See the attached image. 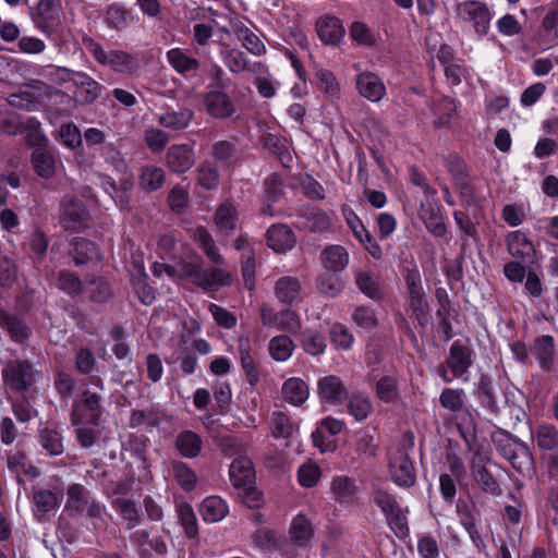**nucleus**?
Returning a JSON list of instances; mask_svg holds the SVG:
<instances>
[{
	"label": "nucleus",
	"mask_w": 558,
	"mask_h": 558,
	"mask_svg": "<svg viewBox=\"0 0 558 558\" xmlns=\"http://www.w3.org/2000/svg\"><path fill=\"white\" fill-rule=\"evenodd\" d=\"M151 271L159 277L166 272L170 278L185 281L205 291H217L232 283V275L219 267L204 268L201 263L179 262L174 265L154 263Z\"/></svg>",
	"instance_id": "1"
},
{
	"label": "nucleus",
	"mask_w": 558,
	"mask_h": 558,
	"mask_svg": "<svg viewBox=\"0 0 558 558\" xmlns=\"http://www.w3.org/2000/svg\"><path fill=\"white\" fill-rule=\"evenodd\" d=\"M496 452L520 474L527 475L534 471V457L529 446L519 437L504 428L492 434Z\"/></svg>",
	"instance_id": "2"
},
{
	"label": "nucleus",
	"mask_w": 558,
	"mask_h": 558,
	"mask_svg": "<svg viewBox=\"0 0 558 558\" xmlns=\"http://www.w3.org/2000/svg\"><path fill=\"white\" fill-rule=\"evenodd\" d=\"M372 500L380 509L389 529L398 538L405 539L410 536L407 517L409 509L401 507L396 495L389 493L387 489L377 487L372 492Z\"/></svg>",
	"instance_id": "3"
},
{
	"label": "nucleus",
	"mask_w": 558,
	"mask_h": 558,
	"mask_svg": "<svg viewBox=\"0 0 558 558\" xmlns=\"http://www.w3.org/2000/svg\"><path fill=\"white\" fill-rule=\"evenodd\" d=\"M2 379L8 390L23 396L35 389L41 372L28 360H12L2 368Z\"/></svg>",
	"instance_id": "4"
},
{
	"label": "nucleus",
	"mask_w": 558,
	"mask_h": 558,
	"mask_svg": "<svg viewBox=\"0 0 558 558\" xmlns=\"http://www.w3.org/2000/svg\"><path fill=\"white\" fill-rule=\"evenodd\" d=\"M83 44L86 50L101 65L109 66L118 73H132L138 66L135 56L123 50L106 51L102 46L93 38H84Z\"/></svg>",
	"instance_id": "5"
},
{
	"label": "nucleus",
	"mask_w": 558,
	"mask_h": 558,
	"mask_svg": "<svg viewBox=\"0 0 558 558\" xmlns=\"http://www.w3.org/2000/svg\"><path fill=\"white\" fill-rule=\"evenodd\" d=\"M405 435L411 437L409 445L397 449L396 456L389 460L388 469L391 481L398 487L409 489L416 484V472L409 452L414 446L413 435L410 432Z\"/></svg>",
	"instance_id": "6"
},
{
	"label": "nucleus",
	"mask_w": 558,
	"mask_h": 558,
	"mask_svg": "<svg viewBox=\"0 0 558 558\" xmlns=\"http://www.w3.org/2000/svg\"><path fill=\"white\" fill-rule=\"evenodd\" d=\"M102 416L101 397L88 389L73 401L70 414L72 425L98 426Z\"/></svg>",
	"instance_id": "7"
},
{
	"label": "nucleus",
	"mask_w": 558,
	"mask_h": 558,
	"mask_svg": "<svg viewBox=\"0 0 558 558\" xmlns=\"http://www.w3.org/2000/svg\"><path fill=\"white\" fill-rule=\"evenodd\" d=\"M90 214L82 199L66 194L60 202V225L65 231L80 232L89 227Z\"/></svg>",
	"instance_id": "8"
},
{
	"label": "nucleus",
	"mask_w": 558,
	"mask_h": 558,
	"mask_svg": "<svg viewBox=\"0 0 558 558\" xmlns=\"http://www.w3.org/2000/svg\"><path fill=\"white\" fill-rule=\"evenodd\" d=\"M345 428L343 420L331 415L325 416L316 422L315 428L311 433V440L314 448L319 453H332L338 448L337 436Z\"/></svg>",
	"instance_id": "9"
},
{
	"label": "nucleus",
	"mask_w": 558,
	"mask_h": 558,
	"mask_svg": "<svg viewBox=\"0 0 558 558\" xmlns=\"http://www.w3.org/2000/svg\"><path fill=\"white\" fill-rule=\"evenodd\" d=\"M475 351L469 338L456 339L446 356L447 366L457 378L469 374L474 362Z\"/></svg>",
	"instance_id": "10"
},
{
	"label": "nucleus",
	"mask_w": 558,
	"mask_h": 558,
	"mask_svg": "<svg viewBox=\"0 0 558 558\" xmlns=\"http://www.w3.org/2000/svg\"><path fill=\"white\" fill-rule=\"evenodd\" d=\"M66 81L75 87L74 97L77 104L88 106L94 104L101 95L102 86L90 75L82 71L64 69Z\"/></svg>",
	"instance_id": "11"
},
{
	"label": "nucleus",
	"mask_w": 558,
	"mask_h": 558,
	"mask_svg": "<svg viewBox=\"0 0 558 558\" xmlns=\"http://www.w3.org/2000/svg\"><path fill=\"white\" fill-rule=\"evenodd\" d=\"M402 276L404 278L409 308L413 314H425L427 300L420 270L415 266L412 268L404 267Z\"/></svg>",
	"instance_id": "12"
},
{
	"label": "nucleus",
	"mask_w": 558,
	"mask_h": 558,
	"mask_svg": "<svg viewBox=\"0 0 558 558\" xmlns=\"http://www.w3.org/2000/svg\"><path fill=\"white\" fill-rule=\"evenodd\" d=\"M203 102L206 113L217 120H227L236 111L235 102L225 90H207L204 94Z\"/></svg>",
	"instance_id": "13"
},
{
	"label": "nucleus",
	"mask_w": 558,
	"mask_h": 558,
	"mask_svg": "<svg viewBox=\"0 0 558 558\" xmlns=\"http://www.w3.org/2000/svg\"><path fill=\"white\" fill-rule=\"evenodd\" d=\"M349 395L343 380L337 375H326L317 381V396L320 402L329 405H340Z\"/></svg>",
	"instance_id": "14"
},
{
	"label": "nucleus",
	"mask_w": 558,
	"mask_h": 558,
	"mask_svg": "<svg viewBox=\"0 0 558 558\" xmlns=\"http://www.w3.org/2000/svg\"><path fill=\"white\" fill-rule=\"evenodd\" d=\"M456 12L464 20L474 22V29L478 35L487 34L490 13L485 3L472 0L460 2L457 4Z\"/></svg>",
	"instance_id": "15"
},
{
	"label": "nucleus",
	"mask_w": 558,
	"mask_h": 558,
	"mask_svg": "<svg viewBox=\"0 0 558 558\" xmlns=\"http://www.w3.org/2000/svg\"><path fill=\"white\" fill-rule=\"evenodd\" d=\"M31 162L35 173L41 179H52L61 161L54 149L47 146H39L33 149Z\"/></svg>",
	"instance_id": "16"
},
{
	"label": "nucleus",
	"mask_w": 558,
	"mask_h": 558,
	"mask_svg": "<svg viewBox=\"0 0 558 558\" xmlns=\"http://www.w3.org/2000/svg\"><path fill=\"white\" fill-rule=\"evenodd\" d=\"M195 153L189 144L171 145L165 156V162L168 169L177 174L187 172L195 165Z\"/></svg>",
	"instance_id": "17"
},
{
	"label": "nucleus",
	"mask_w": 558,
	"mask_h": 558,
	"mask_svg": "<svg viewBox=\"0 0 558 558\" xmlns=\"http://www.w3.org/2000/svg\"><path fill=\"white\" fill-rule=\"evenodd\" d=\"M166 58L170 66L182 77L194 78L198 75L201 62L184 49L172 48L167 51Z\"/></svg>",
	"instance_id": "18"
},
{
	"label": "nucleus",
	"mask_w": 558,
	"mask_h": 558,
	"mask_svg": "<svg viewBox=\"0 0 558 558\" xmlns=\"http://www.w3.org/2000/svg\"><path fill=\"white\" fill-rule=\"evenodd\" d=\"M475 396L480 405L494 417L500 414L501 407L497 397V387L487 375H482L475 386Z\"/></svg>",
	"instance_id": "19"
},
{
	"label": "nucleus",
	"mask_w": 558,
	"mask_h": 558,
	"mask_svg": "<svg viewBox=\"0 0 558 558\" xmlns=\"http://www.w3.org/2000/svg\"><path fill=\"white\" fill-rule=\"evenodd\" d=\"M32 19L37 28L50 35L59 24L58 7L54 0H39L32 9Z\"/></svg>",
	"instance_id": "20"
},
{
	"label": "nucleus",
	"mask_w": 558,
	"mask_h": 558,
	"mask_svg": "<svg viewBox=\"0 0 558 558\" xmlns=\"http://www.w3.org/2000/svg\"><path fill=\"white\" fill-rule=\"evenodd\" d=\"M195 117L193 109L179 107L178 109L168 107L157 116V122L165 129L171 131H183L189 128Z\"/></svg>",
	"instance_id": "21"
},
{
	"label": "nucleus",
	"mask_w": 558,
	"mask_h": 558,
	"mask_svg": "<svg viewBox=\"0 0 558 558\" xmlns=\"http://www.w3.org/2000/svg\"><path fill=\"white\" fill-rule=\"evenodd\" d=\"M298 226L310 232L322 233L330 228L329 216L317 207H302L298 214Z\"/></svg>",
	"instance_id": "22"
},
{
	"label": "nucleus",
	"mask_w": 558,
	"mask_h": 558,
	"mask_svg": "<svg viewBox=\"0 0 558 558\" xmlns=\"http://www.w3.org/2000/svg\"><path fill=\"white\" fill-rule=\"evenodd\" d=\"M266 242L276 253H286L294 247L296 236L287 225L275 223L266 232Z\"/></svg>",
	"instance_id": "23"
},
{
	"label": "nucleus",
	"mask_w": 558,
	"mask_h": 558,
	"mask_svg": "<svg viewBox=\"0 0 558 558\" xmlns=\"http://www.w3.org/2000/svg\"><path fill=\"white\" fill-rule=\"evenodd\" d=\"M359 94L372 102H378L386 95V86L381 78L373 72H362L355 80Z\"/></svg>",
	"instance_id": "24"
},
{
	"label": "nucleus",
	"mask_w": 558,
	"mask_h": 558,
	"mask_svg": "<svg viewBox=\"0 0 558 558\" xmlns=\"http://www.w3.org/2000/svg\"><path fill=\"white\" fill-rule=\"evenodd\" d=\"M70 255L76 266L86 265L101 259L98 245L85 238L75 236L70 241Z\"/></svg>",
	"instance_id": "25"
},
{
	"label": "nucleus",
	"mask_w": 558,
	"mask_h": 558,
	"mask_svg": "<svg viewBox=\"0 0 558 558\" xmlns=\"http://www.w3.org/2000/svg\"><path fill=\"white\" fill-rule=\"evenodd\" d=\"M229 476L235 489L255 484L256 474L250 458L240 456L229 466Z\"/></svg>",
	"instance_id": "26"
},
{
	"label": "nucleus",
	"mask_w": 558,
	"mask_h": 558,
	"mask_svg": "<svg viewBox=\"0 0 558 558\" xmlns=\"http://www.w3.org/2000/svg\"><path fill=\"white\" fill-rule=\"evenodd\" d=\"M316 32L319 39L326 45L339 44L345 34L341 20L329 14L317 20Z\"/></svg>",
	"instance_id": "27"
},
{
	"label": "nucleus",
	"mask_w": 558,
	"mask_h": 558,
	"mask_svg": "<svg viewBox=\"0 0 558 558\" xmlns=\"http://www.w3.org/2000/svg\"><path fill=\"white\" fill-rule=\"evenodd\" d=\"M509 254L523 262H532L535 256V248L532 241L520 230L510 232L506 239Z\"/></svg>",
	"instance_id": "28"
},
{
	"label": "nucleus",
	"mask_w": 558,
	"mask_h": 558,
	"mask_svg": "<svg viewBox=\"0 0 558 558\" xmlns=\"http://www.w3.org/2000/svg\"><path fill=\"white\" fill-rule=\"evenodd\" d=\"M347 413L357 423L365 422L374 413V404L369 396L364 391L348 395Z\"/></svg>",
	"instance_id": "29"
},
{
	"label": "nucleus",
	"mask_w": 558,
	"mask_h": 558,
	"mask_svg": "<svg viewBox=\"0 0 558 558\" xmlns=\"http://www.w3.org/2000/svg\"><path fill=\"white\" fill-rule=\"evenodd\" d=\"M104 23L108 28L121 33L134 23V16L124 5L112 3L104 11Z\"/></svg>",
	"instance_id": "30"
},
{
	"label": "nucleus",
	"mask_w": 558,
	"mask_h": 558,
	"mask_svg": "<svg viewBox=\"0 0 558 558\" xmlns=\"http://www.w3.org/2000/svg\"><path fill=\"white\" fill-rule=\"evenodd\" d=\"M543 372L549 373L554 368L555 341L551 336L544 335L534 340L531 349Z\"/></svg>",
	"instance_id": "31"
},
{
	"label": "nucleus",
	"mask_w": 558,
	"mask_h": 558,
	"mask_svg": "<svg viewBox=\"0 0 558 558\" xmlns=\"http://www.w3.org/2000/svg\"><path fill=\"white\" fill-rule=\"evenodd\" d=\"M425 228L436 238L447 234V227L441 216L440 207L436 203L422 204L420 211Z\"/></svg>",
	"instance_id": "32"
},
{
	"label": "nucleus",
	"mask_w": 558,
	"mask_h": 558,
	"mask_svg": "<svg viewBox=\"0 0 558 558\" xmlns=\"http://www.w3.org/2000/svg\"><path fill=\"white\" fill-rule=\"evenodd\" d=\"M174 445L182 458L195 459L202 452L203 439L197 433L184 429L177 435Z\"/></svg>",
	"instance_id": "33"
},
{
	"label": "nucleus",
	"mask_w": 558,
	"mask_h": 558,
	"mask_svg": "<svg viewBox=\"0 0 558 558\" xmlns=\"http://www.w3.org/2000/svg\"><path fill=\"white\" fill-rule=\"evenodd\" d=\"M282 399L295 407L302 405L308 398L307 384L299 377L286 379L281 387Z\"/></svg>",
	"instance_id": "34"
},
{
	"label": "nucleus",
	"mask_w": 558,
	"mask_h": 558,
	"mask_svg": "<svg viewBox=\"0 0 558 558\" xmlns=\"http://www.w3.org/2000/svg\"><path fill=\"white\" fill-rule=\"evenodd\" d=\"M320 262L326 270L340 272L349 264V253L342 245H328L320 254Z\"/></svg>",
	"instance_id": "35"
},
{
	"label": "nucleus",
	"mask_w": 558,
	"mask_h": 558,
	"mask_svg": "<svg viewBox=\"0 0 558 558\" xmlns=\"http://www.w3.org/2000/svg\"><path fill=\"white\" fill-rule=\"evenodd\" d=\"M215 226L221 235H230L236 228L238 213L231 203L221 204L215 213Z\"/></svg>",
	"instance_id": "36"
},
{
	"label": "nucleus",
	"mask_w": 558,
	"mask_h": 558,
	"mask_svg": "<svg viewBox=\"0 0 558 558\" xmlns=\"http://www.w3.org/2000/svg\"><path fill=\"white\" fill-rule=\"evenodd\" d=\"M472 475L474 481L481 489L494 497H499L502 494L500 484L493 475V473L484 465L477 462L472 464Z\"/></svg>",
	"instance_id": "37"
},
{
	"label": "nucleus",
	"mask_w": 558,
	"mask_h": 558,
	"mask_svg": "<svg viewBox=\"0 0 558 558\" xmlns=\"http://www.w3.org/2000/svg\"><path fill=\"white\" fill-rule=\"evenodd\" d=\"M221 57L226 66L232 73H241L246 70L251 72H257L260 68H263V64L258 62L250 66L245 53L235 48L222 50Z\"/></svg>",
	"instance_id": "38"
},
{
	"label": "nucleus",
	"mask_w": 558,
	"mask_h": 558,
	"mask_svg": "<svg viewBox=\"0 0 558 558\" xmlns=\"http://www.w3.org/2000/svg\"><path fill=\"white\" fill-rule=\"evenodd\" d=\"M199 511L204 521L214 523L225 519L229 508L222 498L209 496L202 501Z\"/></svg>",
	"instance_id": "39"
},
{
	"label": "nucleus",
	"mask_w": 558,
	"mask_h": 558,
	"mask_svg": "<svg viewBox=\"0 0 558 558\" xmlns=\"http://www.w3.org/2000/svg\"><path fill=\"white\" fill-rule=\"evenodd\" d=\"M0 326L8 331L11 340L19 344L27 342L32 335L31 328L21 316H0Z\"/></svg>",
	"instance_id": "40"
},
{
	"label": "nucleus",
	"mask_w": 558,
	"mask_h": 558,
	"mask_svg": "<svg viewBox=\"0 0 558 558\" xmlns=\"http://www.w3.org/2000/svg\"><path fill=\"white\" fill-rule=\"evenodd\" d=\"M330 488L335 500L340 504H352L357 493L355 480L345 475L335 476Z\"/></svg>",
	"instance_id": "41"
},
{
	"label": "nucleus",
	"mask_w": 558,
	"mask_h": 558,
	"mask_svg": "<svg viewBox=\"0 0 558 558\" xmlns=\"http://www.w3.org/2000/svg\"><path fill=\"white\" fill-rule=\"evenodd\" d=\"M292 542L299 546H306L314 536L313 525L310 519L303 514H298L290 525L289 530Z\"/></svg>",
	"instance_id": "42"
},
{
	"label": "nucleus",
	"mask_w": 558,
	"mask_h": 558,
	"mask_svg": "<svg viewBox=\"0 0 558 558\" xmlns=\"http://www.w3.org/2000/svg\"><path fill=\"white\" fill-rule=\"evenodd\" d=\"M301 283L296 277L286 276L277 280L275 293L282 303L291 304L299 299Z\"/></svg>",
	"instance_id": "43"
},
{
	"label": "nucleus",
	"mask_w": 558,
	"mask_h": 558,
	"mask_svg": "<svg viewBox=\"0 0 558 558\" xmlns=\"http://www.w3.org/2000/svg\"><path fill=\"white\" fill-rule=\"evenodd\" d=\"M374 390L377 399L386 404L395 403L400 397L398 380L390 375L381 376L376 381Z\"/></svg>",
	"instance_id": "44"
},
{
	"label": "nucleus",
	"mask_w": 558,
	"mask_h": 558,
	"mask_svg": "<svg viewBox=\"0 0 558 558\" xmlns=\"http://www.w3.org/2000/svg\"><path fill=\"white\" fill-rule=\"evenodd\" d=\"M38 442L49 456L56 457L64 452L63 437L57 429L49 427L39 429Z\"/></svg>",
	"instance_id": "45"
},
{
	"label": "nucleus",
	"mask_w": 558,
	"mask_h": 558,
	"mask_svg": "<svg viewBox=\"0 0 558 558\" xmlns=\"http://www.w3.org/2000/svg\"><path fill=\"white\" fill-rule=\"evenodd\" d=\"M175 511L186 537L190 539L198 537V523L193 507L189 502L182 501L175 506Z\"/></svg>",
	"instance_id": "46"
},
{
	"label": "nucleus",
	"mask_w": 558,
	"mask_h": 558,
	"mask_svg": "<svg viewBox=\"0 0 558 558\" xmlns=\"http://www.w3.org/2000/svg\"><path fill=\"white\" fill-rule=\"evenodd\" d=\"M532 438L541 450L554 451L558 448V428L554 425H538L532 430Z\"/></svg>",
	"instance_id": "47"
},
{
	"label": "nucleus",
	"mask_w": 558,
	"mask_h": 558,
	"mask_svg": "<svg viewBox=\"0 0 558 558\" xmlns=\"http://www.w3.org/2000/svg\"><path fill=\"white\" fill-rule=\"evenodd\" d=\"M456 512L459 517L460 524L463 526L472 542L475 544L481 538V535L469 502L462 498H459L456 501Z\"/></svg>",
	"instance_id": "48"
},
{
	"label": "nucleus",
	"mask_w": 558,
	"mask_h": 558,
	"mask_svg": "<svg viewBox=\"0 0 558 558\" xmlns=\"http://www.w3.org/2000/svg\"><path fill=\"white\" fill-rule=\"evenodd\" d=\"M114 506L121 518L126 522L128 530H132L142 523L141 508L134 500L118 498Z\"/></svg>",
	"instance_id": "49"
},
{
	"label": "nucleus",
	"mask_w": 558,
	"mask_h": 558,
	"mask_svg": "<svg viewBox=\"0 0 558 558\" xmlns=\"http://www.w3.org/2000/svg\"><path fill=\"white\" fill-rule=\"evenodd\" d=\"M62 501V496L49 489H38L33 494L35 511L46 515L57 510Z\"/></svg>",
	"instance_id": "50"
},
{
	"label": "nucleus",
	"mask_w": 558,
	"mask_h": 558,
	"mask_svg": "<svg viewBox=\"0 0 558 558\" xmlns=\"http://www.w3.org/2000/svg\"><path fill=\"white\" fill-rule=\"evenodd\" d=\"M166 174L162 168L156 166H144L138 177L141 187L146 192H155L162 187Z\"/></svg>",
	"instance_id": "51"
},
{
	"label": "nucleus",
	"mask_w": 558,
	"mask_h": 558,
	"mask_svg": "<svg viewBox=\"0 0 558 558\" xmlns=\"http://www.w3.org/2000/svg\"><path fill=\"white\" fill-rule=\"evenodd\" d=\"M316 287L326 296L335 298L343 290V281L338 272L325 270L316 279Z\"/></svg>",
	"instance_id": "52"
},
{
	"label": "nucleus",
	"mask_w": 558,
	"mask_h": 558,
	"mask_svg": "<svg viewBox=\"0 0 558 558\" xmlns=\"http://www.w3.org/2000/svg\"><path fill=\"white\" fill-rule=\"evenodd\" d=\"M172 472L178 485L185 492L191 493L196 488L197 476L192 468L185 462L173 461Z\"/></svg>",
	"instance_id": "53"
},
{
	"label": "nucleus",
	"mask_w": 558,
	"mask_h": 558,
	"mask_svg": "<svg viewBox=\"0 0 558 558\" xmlns=\"http://www.w3.org/2000/svg\"><path fill=\"white\" fill-rule=\"evenodd\" d=\"M270 429L276 439L290 438L293 435L294 425L286 412L275 411L270 416Z\"/></svg>",
	"instance_id": "54"
},
{
	"label": "nucleus",
	"mask_w": 558,
	"mask_h": 558,
	"mask_svg": "<svg viewBox=\"0 0 558 558\" xmlns=\"http://www.w3.org/2000/svg\"><path fill=\"white\" fill-rule=\"evenodd\" d=\"M160 423L161 420L158 410L149 409L145 411L134 409L130 415L129 426L131 428H138L145 425L148 430H151L153 428L159 427Z\"/></svg>",
	"instance_id": "55"
},
{
	"label": "nucleus",
	"mask_w": 558,
	"mask_h": 558,
	"mask_svg": "<svg viewBox=\"0 0 558 558\" xmlns=\"http://www.w3.org/2000/svg\"><path fill=\"white\" fill-rule=\"evenodd\" d=\"M355 283L366 296L373 300H379L383 295L379 279L367 271H356Z\"/></svg>",
	"instance_id": "56"
},
{
	"label": "nucleus",
	"mask_w": 558,
	"mask_h": 558,
	"mask_svg": "<svg viewBox=\"0 0 558 558\" xmlns=\"http://www.w3.org/2000/svg\"><path fill=\"white\" fill-rule=\"evenodd\" d=\"M303 350L313 356L325 352L327 343L323 333L316 330L306 329L300 338Z\"/></svg>",
	"instance_id": "57"
},
{
	"label": "nucleus",
	"mask_w": 558,
	"mask_h": 558,
	"mask_svg": "<svg viewBox=\"0 0 558 558\" xmlns=\"http://www.w3.org/2000/svg\"><path fill=\"white\" fill-rule=\"evenodd\" d=\"M66 495L65 509L73 511L75 514H82L90 501L85 496V487L81 484H72L68 487Z\"/></svg>",
	"instance_id": "58"
},
{
	"label": "nucleus",
	"mask_w": 558,
	"mask_h": 558,
	"mask_svg": "<svg viewBox=\"0 0 558 558\" xmlns=\"http://www.w3.org/2000/svg\"><path fill=\"white\" fill-rule=\"evenodd\" d=\"M465 392L462 388H444L439 396L440 405L452 413H459L464 409Z\"/></svg>",
	"instance_id": "59"
},
{
	"label": "nucleus",
	"mask_w": 558,
	"mask_h": 558,
	"mask_svg": "<svg viewBox=\"0 0 558 558\" xmlns=\"http://www.w3.org/2000/svg\"><path fill=\"white\" fill-rule=\"evenodd\" d=\"M22 131L26 133V143L34 149L39 146H47L48 138L41 131V124L36 118H28L23 122Z\"/></svg>",
	"instance_id": "60"
},
{
	"label": "nucleus",
	"mask_w": 558,
	"mask_h": 558,
	"mask_svg": "<svg viewBox=\"0 0 558 558\" xmlns=\"http://www.w3.org/2000/svg\"><path fill=\"white\" fill-rule=\"evenodd\" d=\"M294 344L288 336L274 337L269 342V354L278 362H284L293 353Z\"/></svg>",
	"instance_id": "61"
},
{
	"label": "nucleus",
	"mask_w": 558,
	"mask_h": 558,
	"mask_svg": "<svg viewBox=\"0 0 558 558\" xmlns=\"http://www.w3.org/2000/svg\"><path fill=\"white\" fill-rule=\"evenodd\" d=\"M213 156L219 163L230 166L238 156L235 142L227 140L216 142L213 145Z\"/></svg>",
	"instance_id": "62"
},
{
	"label": "nucleus",
	"mask_w": 558,
	"mask_h": 558,
	"mask_svg": "<svg viewBox=\"0 0 558 558\" xmlns=\"http://www.w3.org/2000/svg\"><path fill=\"white\" fill-rule=\"evenodd\" d=\"M322 477V469L317 463L306 462L298 469V482L302 487L312 488Z\"/></svg>",
	"instance_id": "63"
},
{
	"label": "nucleus",
	"mask_w": 558,
	"mask_h": 558,
	"mask_svg": "<svg viewBox=\"0 0 558 558\" xmlns=\"http://www.w3.org/2000/svg\"><path fill=\"white\" fill-rule=\"evenodd\" d=\"M23 121L20 114L10 109L0 110V133L15 135L22 131Z\"/></svg>",
	"instance_id": "64"
}]
</instances>
